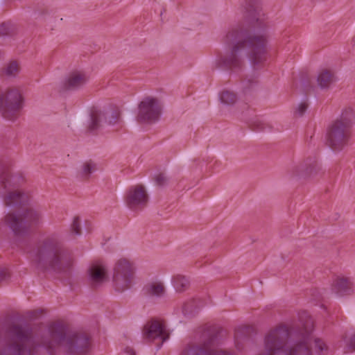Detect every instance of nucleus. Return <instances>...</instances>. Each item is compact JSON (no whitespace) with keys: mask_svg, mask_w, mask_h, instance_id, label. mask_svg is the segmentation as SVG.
Wrapping results in <instances>:
<instances>
[{"mask_svg":"<svg viewBox=\"0 0 355 355\" xmlns=\"http://www.w3.org/2000/svg\"><path fill=\"white\" fill-rule=\"evenodd\" d=\"M300 321L303 329L296 337L288 325L271 328L265 334L261 349L257 355H312L311 333L314 327L313 320L304 312Z\"/></svg>","mask_w":355,"mask_h":355,"instance_id":"f257e3e1","label":"nucleus"},{"mask_svg":"<svg viewBox=\"0 0 355 355\" xmlns=\"http://www.w3.org/2000/svg\"><path fill=\"white\" fill-rule=\"evenodd\" d=\"M19 180V178L0 169V184L4 189L8 190L3 196L4 205L17 209L15 212L8 214L1 220L0 230L3 231L8 226L17 235L24 232L29 225L39 224L42 218L41 212L30 204L29 196L14 189Z\"/></svg>","mask_w":355,"mask_h":355,"instance_id":"f03ea898","label":"nucleus"},{"mask_svg":"<svg viewBox=\"0 0 355 355\" xmlns=\"http://www.w3.org/2000/svg\"><path fill=\"white\" fill-rule=\"evenodd\" d=\"M243 9V26L230 31L225 44H266L267 24L263 18L260 0H245Z\"/></svg>","mask_w":355,"mask_h":355,"instance_id":"7ed1b4c3","label":"nucleus"},{"mask_svg":"<svg viewBox=\"0 0 355 355\" xmlns=\"http://www.w3.org/2000/svg\"><path fill=\"white\" fill-rule=\"evenodd\" d=\"M31 259L38 268L64 275L69 274L74 262L71 253L62 248L55 236L39 241L31 251Z\"/></svg>","mask_w":355,"mask_h":355,"instance_id":"20e7f679","label":"nucleus"},{"mask_svg":"<svg viewBox=\"0 0 355 355\" xmlns=\"http://www.w3.org/2000/svg\"><path fill=\"white\" fill-rule=\"evenodd\" d=\"M244 47H248L247 52L253 64H257L266 60V50L265 46H233L221 58L223 65L231 69H239L242 67L241 55L245 51Z\"/></svg>","mask_w":355,"mask_h":355,"instance_id":"39448f33","label":"nucleus"},{"mask_svg":"<svg viewBox=\"0 0 355 355\" xmlns=\"http://www.w3.org/2000/svg\"><path fill=\"white\" fill-rule=\"evenodd\" d=\"M135 266L126 258L118 259L114 266L113 284L118 292H123L130 288L135 277Z\"/></svg>","mask_w":355,"mask_h":355,"instance_id":"423d86ee","label":"nucleus"},{"mask_svg":"<svg viewBox=\"0 0 355 355\" xmlns=\"http://www.w3.org/2000/svg\"><path fill=\"white\" fill-rule=\"evenodd\" d=\"M22 106V96L17 88L0 89V110L4 118L14 121Z\"/></svg>","mask_w":355,"mask_h":355,"instance_id":"0eeeda50","label":"nucleus"},{"mask_svg":"<svg viewBox=\"0 0 355 355\" xmlns=\"http://www.w3.org/2000/svg\"><path fill=\"white\" fill-rule=\"evenodd\" d=\"M322 166L315 157H307L297 163L291 165L286 175L291 180H302L315 177L323 173Z\"/></svg>","mask_w":355,"mask_h":355,"instance_id":"6e6552de","label":"nucleus"},{"mask_svg":"<svg viewBox=\"0 0 355 355\" xmlns=\"http://www.w3.org/2000/svg\"><path fill=\"white\" fill-rule=\"evenodd\" d=\"M351 137V129L341 122L334 121L327 130V140L329 147L340 151L348 144Z\"/></svg>","mask_w":355,"mask_h":355,"instance_id":"1a4fd4ad","label":"nucleus"},{"mask_svg":"<svg viewBox=\"0 0 355 355\" xmlns=\"http://www.w3.org/2000/svg\"><path fill=\"white\" fill-rule=\"evenodd\" d=\"M137 121L140 123H155L159 120L162 112V106L156 98L146 97L139 104Z\"/></svg>","mask_w":355,"mask_h":355,"instance_id":"9d476101","label":"nucleus"},{"mask_svg":"<svg viewBox=\"0 0 355 355\" xmlns=\"http://www.w3.org/2000/svg\"><path fill=\"white\" fill-rule=\"evenodd\" d=\"M148 194L144 186L137 184L131 187L125 196L126 205L133 211H139L146 207Z\"/></svg>","mask_w":355,"mask_h":355,"instance_id":"9b49d317","label":"nucleus"},{"mask_svg":"<svg viewBox=\"0 0 355 355\" xmlns=\"http://www.w3.org/2000/svg\"><path fill=\"white\" fill-rule=\"evenodd\" d=\"M120 119V112L117 109L110 110L105 112L94 110L91 114V122L88 125L89 131H94L103 125V123L110 125L116 123Z\"/></svg>","mask_w":355,"mask_h":355,"instance_id":"f8f14e48","label":"nucleus"},{"mask_svg":"<svg viewBox=\"0 0 355 355\" xmlns=\"http://www.w3.org/2000/svg\"><path fill=\"white\" fill-rule=\"evenodd\" d=\"M143 337L147 341L160 340L159 347L169 338V334L164 324L157 320L148 322L144 327Z\"/></svg>","mask_w":355,"mask_h":355,"instance_id":"ddd939ff","label":"nucleus"},{"mask_svg":"<svg viewBox=\"0 0 355 355\" xmlns=\"http://www.w3.org/2000/svg\"><path fill=\"white\" fill-rule=\"evenodd\" d=\"M184 355H232L230 352L215 347L211 342L201 345H189L184 351Z\"/></svg>","mask_w":355,"mask_h":355,"instance_id":"4468645a","label":"nucleus"},{"mask_svg":"<svg viewBox=\"0 0 355 355\" xmlns=\"http://www.w3.org/2000/svg\"><path fill=\"white\" fill-rule=\"evenodd\" d=\"M144 294L150 298L159 299L166 295V288L164 283L160 280L148 282L143 288Z\"/></svg>","mask_w":355,"mask_h":355,"instance_id":"2eb2a0df","label":"nucleus"},{"mask_svg":"<svg viewBox=\"0 0 355 355\" xmlns=\"http://www.w3.org/2000/svg\"><path fill=\"white\" fill-rule=\"evenodd\" d=\"M88 78L85 72L81 71H71L64 83V87L66 89H76L83 87Z\"/></svg>","mask_w":355,"mask_h":355,"instance_id":"dca6fc26","label":"nucleus"},{"mask_svg":"<svg viewBox=\"0 0 355 355\" xmlns=\"http://www.w3.org/2000/svg\"><path fill=\"white\" fill-rule=\"evenodd\" d=\"M89 278L93 286H98L107 280V270L104 266L96 263L91 266L89 270Z\"/></svg>","mask_w":355,"mask_h":355,"instance_id":"f3484780","label":"nucleus"},{"mask_svg":"<svg viewBox=\"0 0 355 355\" xmlns=\"http://www.w3.org/2000/svg\"><path fill=\"white\" fill-rule=\"evenodd\" d=\"M332 291L339 295L350 294L353 291V283L349 278H338L333 283Z\"/></svg>","mask_w":355,"mask_h":355,"instance_id":"a211bd4d","label":"nucleus"},{"mask_svg":"<svg viewBox=\"0 0 355 355\" xmlns=\"http://www.w3.org/2000/svg\"><path fill=\"white\" fill-rule=\"evenodd\" d=\"M336 78L334 73L328 69L321 70L317 78V83L319 87L322 89H328L331 85L335 83Z\"/></svg>","mask_w":355,"mask_h":355,"instance_id":"6ab92c4d","label":"nucleus"},{"mask_svg":"<svg viewBox=\"0 0 355 355\" xmlns=\"http://www.w3.org/2000/svg\"><path fill=\"white\" fill-rule=\"evenodd\" d=\"M96 170V165L91 160L83 162L78 170V176L83 180H87L90 175Z\"/></svg>","mask_w":355,"mask_h":355,"instance_id":"aec40b11","label":"nucleus"},{"mask_svg":"<svg viewBox=\"0 0 355 355\" xmlns=\"http://www.w3.org/2000/svg\"><path fill=\"white\" fill-rule=\"evenodd\" d=\"M335 121L341 122L343 125L351 129L353 123L355 122V112L353 109L347 107L342 111L340 116Z\"/></svg>","mask_w":355,"mask_h":355,"instance_id":"412c9836","label":"nucleus"},{"mask_svg":"<svg viewBox=\"0 0 355 355\" xmlns=\"http://www.w3.org/2000/svg\"><path fill=\"white\" fill-rule=\"evenodd\" d=\"M172 283L178 293L187 291L190 285L189 280L185 276L176 275L172 277Z\"/></svg>","mask_w":355,"mask_h":355,"instance_id":"4be33fe9","label":"nucleus"},{"mask_svg":"<svg viewBox=\"0 0 355 355\" xmlns=\"http://www.w3.org/2000/svg\"><path fill=\"white\" fill-rule=\"evenodd\" d=\"M219 99L221 103L231 106L236 103L238 100L235 92L230 90H223L219 94Z\"/></svg>","mask_w":355,"mask_h":355,"instance_id":"5701e85b","label":"nucleus"},{"mask_svg":"<svg viewBox=\"0 0 355 355\" xmlns=\"http://www.w3.org/2000/svg\"><path fill=\"white\" fill-rule=\"evenodd\" d=\"M345 344V352H350L355 350V333L347 334L343 338Z\"/></svg>","mask_w":355,"mask_h":355,"instance_id":"b1692460","label":"nucleus"},{"mask_svg":"<svg viewBox=\"0 0 355 355\" xmlns=\"http://www.w3.org/2000/svg\"><path fill=\"white\" fill-rule=\"evenodd\" d=\"M15 26L10 21L0 24V36H12L15 33Z\"/></svg>","mask_w":355,"mask_h":355,"instance_id":"393cba45","label":"nucleus"},{"mask_svg":"<svg viewBox=\"0 0 355 355\" xmlns=\"http://www.w3.org/2000/svg\"><path fill=\"white\" fill-rule=\"evenodd\" d=\"M19 71V66L16 61L10 62L4 69V73L7 76H15Z\"/></svg>","mask_w":355,"mask_h":355,"instance_id":"a878e982","label":"nucleus"},{"mask_svg":"<svg viewBox=\"0 0 355 355\" xmlns=\"http://www.w3.org/2000/svg\"><path fill=\"white\" fill-rule=\"evenodd\" d=\"M71 232L76 236L81 234L80 220L78 216H75L71 225Z\"/></svg>","mask_w":355,"mask_h":355,"instance_id":"bb28decb","label":"nucleus"},{"mask_svg":"<svg viewBox=\"0 0 355 355\" xmlns=\"http://www.w3.org/2000/svg\"><path fill=\"white\" fill-rule=\"evenodd\" d=\"M257 81L255 78H246L245 79L242 84L243 89L248 90L252 88L254 85H256Z\"/></svg>","mask_w":355,"mask_h":355,"instance_id":"cd10ccee","label":"nucleus"},{"mask_svg":"<svg viewBox=\"0 0 355 355\" xmlns=\"http://www.w3.org/2000/svg\"><path fill=\"white\" fill-rule=\"evenodd\" d=\"M155 182L159 186H164L167 184L168 179L164 173H159L155 178Z\"/></svg>","mask_w":355,"mask_h":355,"instance_id":"c85d7f7f","label":"nucleus"},{"mask_svg":"<svg viewBox=\"0 0 355 355\" xmlns=\"http://www.w3.org/2000/svg\"><path fill=\"white\" fill-rule=\"evenodd\" d=\"M10 277V275L8 268L0 266V282H6Z\"/></svg>","mask_w":355,"mask_h":355,"instance_id":"c756f323","label":"nucleus"},{"mask_svg":"<svg viewBox=\"0 0 355 355\" xmlns=\"http://www.w3.org/2000/svg\"><path fill=\"white\" fill-rule=\"evenodd\" d=\"M308 107V104L306 103H301L299 104L296 111L295 114L301 116L304 114Z\"/></svg>","mask_w":355,"mask_h":355,"instance_id":"7c9ffc66","label":"nucleus"},{"mask_svg":"<svg viewBox=\"0 0 355 355\" xmlns=\"http://www.w3.org/2000/svg\"><path fill=\"white\" fill-rule=\"evenodd\" d=\"M251 126L254 129L261 130L263 128V124L259 120L252 121Z\"/></svg>","mask_w":355,"mask_h":355,"instance_id":"2f4dec72","label":"nucleus"},{"mask_svg":"<svg viewBox=\"0 0 355 355\" xmlns=\"http://www.w3.org/2000/svg\"><path fill=\"white\" fill-rule=\"evenodd\" d=\"M315 345H316V347L320 351H322L324 349H325V344L322 341H321L320 340H315Z\"/></svg>","mask_w":355,"mask_h":355,"instance_id":"473e14b6","label":"nucleus"},{"mask_svg":"<svg viewBox=\"0 0 355 355\" xmlns=\"http://www.w3.org/2000/svg\"><path fill=\"white\" fill-rule=\"evenodd\" d=\"M127 352H128L130 355H135V352H134L132 349H127Z\"/></svg>","mask_w":355,"mask_h":355,"instance_id":"72a5a7b5","label":"nucleus"},{"mask_svg":"<svg viewBox=\"0 0 355 355\" xmlns=\"http://www.w3.org/2000/svg\"><path fill=\"white\" fill-rule=\"evenodd\" d=\"M353 41L355 43V35H354V37H353Z\"/></svg>","mask_w":355,"mask_h":355,"instance_id":"f704fd0d","label":"nucleus"}]
</instances>
